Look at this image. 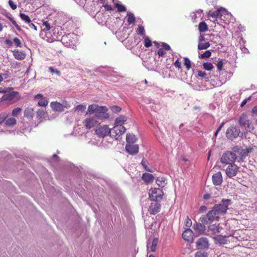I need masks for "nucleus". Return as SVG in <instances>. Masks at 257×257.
<instances>
[{"instance_id":"1","label":"nucleus","mask_w":257,"mask_h":257,"mask_svg":"<svg viewBox=\"0 0 257 257\" xmlns=\"http://www.w3.org/2000/svg\"><path fill=\"white\" fill-rule=\"evenodd\" d=\"M231 204L230 199H222L219 203L215 204L205 215L200 218L201 223H196L194 225L195 230L199 234H203L205 230L204 224L210 223L213 221L218 220L219 218L225 214L228 206Z\"/></svg>"},{"instance_id":"2","label":"nucleus","mask_w":257,"mask_h":257,"mask_svg":"<svg viewBox=\"0 0 257 257\" xmlns=\"http://www.w3.org/2000/svg\"><path fill=\"white\" fill-rule=\"evenodd\" d=\"M209 18H211V21L216 23L219 19L223 21L224 23L228 24L230 23H233L235 19L230 13L227 11L224 8H220L213 12H210L208 14Z\"/></svg>"},{"instance_id":"3","label":"nucleus","mask_w":257,"mask_h":257,"mask_svg":"<svg viewBox=\"0 0 257 257\" xmlns=\"http://www.w3.org/2000/svg\"><path fill=\"white\" fill-rule=\"evenodd\" d=\"M226 136L227 139L233 141L238 137L243 139L245 137V135L240 131L238 126L232 125L227 129Z\"/></svg>"},{"instance_id":"4","label":"nucleus","mask_w":257,"mask_h":257,"mask_svg":"<svg viewBox=\"0 0 257 257\" xmlns=\"http://www.w3.org/2000/svg\"><path fill=\"white\" fill-rule=\"evenodd\" d=\"M238 123L240 126L245 127L246 132H250L254 129V126L252 122L248 118L246 114H242L238 119Z\"/></svg>"},{"instance_id":"5","label":"nucleus","mask_w":257,"mask_h":257,"mask_svg":"<svg viewBox=\"0 0 257 257\" xmlns=\"http://www.w3.org/2000/svg\"><path fill=\"white\" fill-rule=\"evenodd\" d=\"M237 159L236 154L231 151H227L223 154L220 161L223 164L231 165L233 164Z\"/></svg>"},{"instance_id":"6","label":"nucleus","mask_w":257,"mask_h":257,"mask_svg":"<svg viewBox=\"0 0 257 257\" xmlns=\"http://www.w3.org/2000/svg\"><path fill=\"white\" fill-rule=\"evenodd\" d=\"M43 31L45 32V36L50 40L53 41L57 38L54 30L50 26V24L47 21L44 22L43 23Z\"/></svg>"},{"instance_id":"7","label":"nucleus","mask_w":257,"mask_h":257,"mask_svg":"<svg viewBox=\"0 0 257 257\" xmlns=\"http://www.w3.org/2000/svg\"><path fill=\"white\" fill-rule=\"evenodd\" d=\"M125 130L126 128L121 125H115L113 128L110 129V137L115 140H119Z\"/></svg>"},{"instance_id":"8","label":"nucleus","mask_w":257,"mask_h":257,"mask_svg":"<svg viewBox=\"0 0 257 257\" xmlns=\"http://www.w3.org/2000/svg\"><path fill=\"white\" fill-rule=\"evenodd\" d=\"M75 35L73 33L68 34L62 37L61 42L67 47L74 48L75 46V40L74 39Z\"/></svg>"},{"instance_id":"9","label":"nucleus","mask_w":257,"mask_h":257,"mask_svg":"<svg viewBox=\"0 0 257 257\" xmlns=\"http://www.w3.org/2000/svg\"><path fill=\"white\" fill-rule=\"evenodd\" d=\"M149 194L152 201H160L162 199L164 193L160 188H154L150 190Z\"/></svg>"},{"instance_id":"10","label":"nucleus","mask_w":257,"mask_h":257,"mask_svg":"<svg viewBox=\"0 0 257 257\" xmlns=\"http://www.w3.org/2000/svg\"><path fill=\"white\" fill-rule=\"evenodd\" d=\"M231 152L235 154H238L241 158H244L247 156L248 154L251 151V149L249 148H246L243 149L241 146H235L232 148Z\"/></svg>"},{"instance_id":"11","label":"nucleus","mask_w":257,"mask_h":257,"mask_svg":"<svg viewBox=\"0 0 257 257\" xmlns=\"http://www.w3.org/2000/svg\"><path fill=\"white\" fill-rule=\"evenodd\" d=\"M108 108L106 106H99L95 114V116L101 119H107L109 117V115L107 113Z\"/></svg>"},{"instance_id":"12","label":"nucleus","mask_w":257,"mask_h":257,"mask_svg":"<svg viewBox=\"0 0 257 257\" xmlns=\"http://www.w3.org/2000/svg\"><path fill=\"white\" fill-rule=\"evenodd\" d=\"M238 168L234 164L229 165L225 169V173L228 177L232 178L236 175Z\"/></svg>"},{"instance_id":"13","label":"nucleus","mask_w":257,"mask_h":257,"mask_svg":"<svg viewBox=\"0 0 257 257\" xmlns=\"http://www.w3.org/2000/svg\"><path fill=\"white\" fill-rule=\"evenodd\" d=\"M96 134L102 138L107 136L110 135V128L107 125H100L95 131Z\"/></svg>"},{"instance_id":"14","label":"nucleus","mask_w":257,"mask_h":257,"mask_svg":"<svg viewBox=\"0 0 257 257\" xmlns=\"http://www.w3.org/2000/svg\"><path fill=\"white\" fill-rule=\"evenodd\" d=\"M18 93L15 91L10 92L9 90L8 92L5 93L1 98V102L6 101L11 102L14 100L16 98Z\"/></svg>"},{"instance_id":"15","label":"nucleus","mask_w":257,"mask_h":257,"mask_svg":"<svg viewBox=\"0 0 257 257\" xmlns=\"http://www.w3.org/2000/svg\"><path fill=\"white\" fill-rule=\"evenodd\" d=\"M97 123L95 117H87L83 121V124L87 129H90L94 127Z\"/></svg>"},{"instance_id":"16","label":"nucleus","mask_w":257,"mask_h":257,"mask_svg":"<svg viewBox=\"0 0 257 257\" xmlns=\"http://www.w3.org/2000/svg\"><path fill=\"white\" fill-rule=\"evenodd\" d=\"M159 202V201H152L149 209L151 214H155L159 212L161 208V205Z\"/></svg>"},{"instance_id":"17","label":"nucleus","mask_w":257,"mask_h":257,"mask_svg":"<svg viewBox=\"0 0 257 257\" xmlns=\"http://www.w3.org/2000/svg\"><path fill=\"white\" fill-rule=\"evenodd\" d=\"M196 246L199 249L208 248L209 246L208 239L206 237H202L196 241Z\"/></svg>"},{"instance_id":"18","label":"nucleus","mask_w":257,"mask_h":257,"mask_svg":"<svg viewBox=\"0 0 257 257\" xmlns=\"http://www.w3.org/2000/svg\"><path fill=\"white\" fill-rule=\"evenodd\" d=\"M126 151L131 155H135L139 152V146L137 144H126L125 146Z\"/></svg>"},{"instance_id":"19","label":"nucleus","mask_w":257,"mask_h":257,"mask_svg":"<svg viewBox=\"0 0 257 257\" xmlns=\"http://www.w3.org/2000/svg\"><path fill=\"white\" fill-rule=\"evenodd\" d=\"M212 182L216 186L220 185L222 182V177L220 172H217L212 177Z\"/></svg>"},{"instance_id":"20","label":"nucleus","mask_w":257,"mask_h":257,"mask_svg":"<svg viewBox=\"0 0 257 257\" xmlns=\"http://www.w3.org/2000/svg\"><path fill=\"white\" fill-rule=\"evenodd\" d=\"M50 105L54 110L59 112L63 111L64 108L66 107V104H61L57 102H52Z\"/></svg>"},{"instance_id":"21","label":"nucleus","mask_w":257,"mask_h":257,"mask_svg":"<svg viewBox=\"0 0 257 257\" xmlns=\"http://www.w3.org/2000/svg\"><path fill=\"white\" fill-rule=\"evenodd\" d=\"M36 99H39L38 105L40 106H46L48 103L47 99L43 96L41 94H38L35 96Z\"/></svg>"},{"instance_id":"22","label":"nucleus","mask_w":257,"mask_h":257,"mask_svg":"<svg viewBox=\"0 0 257 257\" xmlns=\"http://www.w3.org/2000/svg\"><path fill=\"white\" fill-rule=\"evenodd\" d=\"M142 178L146 184H149L153 182L154 177L151 174L145 173L143 174Z\"/></svg>"},{"instance_id":"23","label":"nucleus","mask_w":257,"mask_h":257,"mask_svg":"<svg viewBox=\"0 0 257 257\" xmlns=\"http://www.w3.org/2000/svg\"><path fill=\"white\" fill-rule=\"evenodd\" d=\"M13 53L14 57L19 60H22L26 57L25 53L21 51H19L18 50H14L13 51Z\"/></svg>"},{"instance_id":"24","label":"nucleus","mask_w":257,"mask_h":257,"mask_svg":"<svg viewBox=\"0 0 257 257\" xmlns=\"http://www.w3.org/2000/svg\"><path fill=\"white\" fill-rule=\"evenodd\" d=\"M221 228L219 225L211 224L208 227V232L212 234H216L220 232V229Z\"/></svg>"},{"instance_id":"25","label":"nucleus","mask_w":257,"mask_h":257,"mask_svg":"<svg viewBox=\"0 0 257 257\" xmlns=\"http://www.w3.org/2000/svg\"><path fill=\"white\" fill-rule=\"evenodd\" d=\"M192 231L190 228H186L182 233V238L186 241H190L192 238Z\"/></svg>"},{"instance_id":"26","label":"nucleus","mask_w":257,"mask_h":257,"mask_svg":"<svg viewBox=\"0 0 257 257\" xmlns=\"http://www.w3.org/2000/svg\"><path fill=\"white\" fill-rule=\"evenodd\" d=\"M227 236H222L221 235H219L214 237V240L216 241V243H217L219 244H224L227 243Z\"/></svg>"},{"instance_id":"27","label":"nucleus","mask_w":257,"mask_h":257,"mask_svg":"<svg viewBox=\"0 0 257 257\" xmlns=\"http://www.w3.org/2000/svg\"><path fill=\"white\" fill-rule=\"evenodd\" d=\"M203 11L201 10H199L191 14V17L193 21H196L197 19L201 18L202 16Z\"/></svg>"},{"instance_id":"28","label":"nucleus","mask_w":257,"mask_h":257,"mask_svg":"<svg viewBox=\"0 0 257 257\" xmlns=\"http://www.w3.org/2000/svg\"><path fill=\"white\" fill-rule=\"evenodd\" d=\"M156 183L159 187H163L167 184V180L164 177H159L156 179Z\"/></svg>"},{"instance_id":"29","label":"nucleus","mask_w":257,"mask_h":257,"mask_svg":"<svg viewBox=\"0 0 257 257\" xmlns=\"http://www.w3.org/2000/svg\"><path fill=\"white\" fill-rule=\"evenodd\" d=\"M127 120V117L124 115L117 117L115 120V125H121Z\"/></svg>"},{"instance_id":"30","label":"nucleus","mask_w":257,"mask_h":257,"mask_svg":"<svg viewBox=\"0 0 257 257\" xmlns=\"http://www.w3.org/2000/svg\"><path fill=\"white\" fill-rule=\"evenodd\" d=\"M126 140L127 144H133L136 142L137 139L134 135L129 134L126 135Z\"/></svg>"},{"instance_id":"31","label":"nucleus","mask_w":257,"mask_h":257,"mask_svg":"<svg viewBox=\"0 0 257 257\" xmlns=\"http://www.w3.org/2000/svg\"><path fill=\"white\" fill-rule=\"evenodd\" d=\"M98 107L99 106L95 104L89 105L88 107L87 114L95 113Z\"/></svg>"},{"instance_id":"32","label":"nucleus","mask_w":257,"mask_h":257,"mask_svg":"<svg viewBox=\"0 0 257 257\" xmlns=\"http://www.w3.org/2000/svg\"><path fill=\"white\" fill-rule=\"evenodd\" d=\"M24 116L28 118H31L33 116V110L30 108H27L24 111Z\"/></svg>"},{"instance_id":"33","label":"nucleus","mask_w":257,"mask_h":257,"mask_svg":"<svg viewBox=\"0 0 257 257\" xmlns=\"http://www.w3.org/2000/svg\"><path fill=\"white\" fill-rule=\"evenodd\" d=\"M126 17L127 21L129 24H134L135 23L136 18L133 14L127 13Z\"/></svg>"},{"instance_id":"34","label":"nucleus","mask_w":257,"mask_h":257,"mask_svg":"<svg viewBox=\"0 0 257 257\" xmlns=\"http://www.w3.org/2000/svg\"><path fill=\"white\" fill-rule=\"evenodd\" d=\"M210 47V43L208 42L203 43H198V49L200 50L206 49Z\"/></svg>"},{"instance_id":"35","label":"nucleus","mask_w":257,"mask_h":257,"mask_svg":"<svg viewBox=\"0 0 257 257\" xmlns=\"http://www.w3.org/2000/svg\"><path fill=\"white\" fill-rule=\"evenodd\" d=\"M16 123V120L15 118L10 117L5 122V125L9 126H13Z\"/></svg>"},{"instance_id":"36","label":"nucleus","mask_w":257,"mask_h":257,"mask_svg":"<svg viewBox=\"0 0 257 257\" xmlns=\"http://www.w3.org/2000/svg\"><path fill=\"white\" fill-rule=\"evenodd\" d=\"M20 17L23 21H24L26 23L28 24L31 22L30 17L24 13H20Z\"/></svg>"},{"instance_id":"37","label":"nucleus","mask_w":257,"mask_h":257,"mask_svg":"<svg viewBox=\"0 0 257 257\" xmlns=\"http://www.w3.org/2000/svg\"><path fill=\"white\" fill-rule=\"evenodd\" d=\"M211 55V52L209 50H207L202 53L199 52V57L201 59L208 58L210 57Z\"/></svg>"},{"instance_id":"38","label":"nucleus","mask_w":257,"mask_h":257,"mask_svg":"<svg viewBox=\"0 0 257 257\" xmlns=\"http://www.w3.org/2000/svg\"><path fill=\"white\" fill-rule=\"evenodd\" d=\"M198 29L200 32H204L207 30L208 27L204 22H201L199 24Z\"/></svg>"},{"instance_id":"39","label":"nucleus","mask_w":257,"mask_h":257,"mask_svg":"<svg viewBox=\"0 0 257 257\" xmlns=\"http://www.w3.org/2000/svg\"><path fill=\"white\" fill-rule=\"evenodd\" d=\"M137 33L141 36H143V38H145V30L144 28V27L142 25H139L138 28L137 29Z\"/></svg>"},{"instance_id":"40","label":"nucleus","mask_w":257,"mask_h":257,"mask_svg":"<svg viewBox=\"0 0 257 257\" xmlns=\"http://www.w3.org/2000/svg\"><path fill=\"white\" fill-rule=\"evenodd\" d=\"M141 164L144 167V169L148 172H153L152 170L149 167H148L147 165L148 164V162L146 159L144 158L143 159L141 162Z\"/></svg>"},{"instance_id":"41","label":"nucleus","mask_w":257,"mask_h":257,"mask_svg":"<svg viewBox=\"0 0 257 257\" xmlns=\"http://www.w3.org/2000/svg\"><path fill=\"white\" fill-rule=\"evenodd\" d=\"M158 241V239L157 238H155L153 239L151 246V250L152 251L154 252L156 250Z\"/></svg>"},{"instance_id":"42","label":"nucleus","mask_w":257,"mask_h":257,"mask_svg":"<svg viewBox=\"0 0 257 257\" xmlns=\"http://www.w3.org/2000/svg\"><path fill=\"white\" fill-rule=\"evenodd\" d=\"M184 65L185 66L187 70H189L191 67V62L187 57H184Z\"/></svg>"},{"instance_id":"43","label":"nucleus","mask_w":257,"mask_h":257,"mask_svg":"<svg viewBox=\"0 0 257 257\" xmlns=\"http://www.w3.org/2000/svg\"><path fill=\"white\" fill-rule=\"evenodd\" d=\"M203 67L205 70L208 71L211 70L213 68L212 64L210 62L204 63L203 64Z\"/></svg>"},{"instance_id":"44","label":"nucleus","mask_w":257,"mask_h":257,"mask_svg":"<svg viewBox=\"0 0 257 257\" xmlns=\"http://www.w3.org/2000/svg\"><path fill=\"white\" fill-rule=\"evenodd\" d=\"M115 6L119 12H125L126 11V8L122 5L116 3L115 4Z\"/></svg>"},{"instance_id":"45","label":"nucleus","mask_w":257,"mask_h":257,"mask_svg":"<svg viewBox=\"0 0 257 257\" xmlns=\"http://www.w3.org/2000/svg\"><path fill=\"white\" fill-rule=\"evenodd\" d=\"M49 70L52 74H56L58 76H60L61 75L60 71L53 67H49Z\"/></svg>"},{"instance_id":"46","label":"nucleus","mask_w":257,"mask_h":257,"mask_svg":"<svg viewBox=\"0 0 257 257\" xmlns=\"http://www.w3.org/2000/svg\"><path fill=\"white\" fill-rule=\"evenodd\" d=\"M21 111L22 109L20 107H17L13 110L12 114L13 116H17Z\"/></svg>"},{"instance_id":"47","label":"nucleus","mask_w":257,"mask_h":257,"mask_svg":"<svg viewBox=\"0 0 257 257\" xmlns=\"http://www.w3.org/2000/svg\"><path fill=\"white\" fill-rule=\"evenodd\" d=\"M144 39V45L146 47L149 48L151 46H152V42L149 37H145Z\"/></svg>"},{"instance_id":"48","label":"nucleus","mask_w":257,"mask_h":257,"mask_svg":"<svg viewBox=\"0 0 257 257\" xmlns=\"http://www.w3.org/2000/svg\"><path fill=\"white\" fill-rule=\"evenodd\" d=\"M195 257H208L207 253L205 251H197Z\"/></svg>"},{"instance_id":"49","label":"nucleus","mask_w":257,"mask_h":257,"mask_svg":"<svg viewBox=\"0 0 257 257\" xmlns=\"http://www.w3.org/2000/svg\"><path fill=\"white\" fill-rule=\"evenodd\" d=\"M8 116V114L6 112L1 113L0 114V124L5 122Z\"/></svg>"},{"instance_id":"50","label":"nucleus","mask_w":257,"mask_h":257,"mask_svg":"<svg viewBox=\"0 0 257 257\" xmlns=\"http://www.w3.org/2000/svg\"><path fill=\"white\" fill-rule=\"evenodd\" d=\"M13 42L17 47H22V44L21 41L19 38H15L13 39Z\"/></svg>"},{"instance_id":"51","label":"nucleus","mask_w":257,"mask_h":257,"mask_svg":"<svg viewBox=\"0 0 257 257\" xmlns=\"http://www.w3.org/2000/svg\"><path fill=\"white\" fill-rule=\"evenodd\" d=\"M145 102H146L147 103H153V105H151L150 107H151V108L155 111H156L157 110V108H156V107L155 106H154L153 105L155 104L154 102H153V100H152V99H150L149 98H146L145 99Z\"/></svg>"},{"instance_id":"52","label":"nucleus","mask_w":257,"mask_h":257,"mask_svg":"<svg viewBox=\"0 0 257 257\" xmlns=\"http://www.w3.org/2000/svg\"><path fill=\"white\" fill-rule=\"evenodd\" d=\"M9 19L18 31H20L21 30L20 26L17 24L16 21L13 18L9 17Z\"/></svg>"},{"instance_id":"53","label":"nucleus","mask_w":257,"mask_h":257,"mask_svg":"<svg viewBox=\"0 0 257 257\" xmlns=\"http://www.w3.org/2000/svg\"><path fill=\"white\" fill-rule=\"evenodd\" d=\"M185 225L186 228H190L192 225V220L188 217H187L185 220Z\"/></svg>"},{"instance_id":"54","label":"nucleus","mask_w":257,"mask_h":257,"mask_svg":"<svg viewBox=\"0 0 257 257\" xmlns=\"http://www.w3.org/2000/svg\"><path fill=\"white\" fill-rule=\"evenodd\" d=\"M9 5L11 9L15 10L17 9V6L16 4L12 0H9L8 2Z\"/></svg>"},{"instance_id":"55","label":"nucleus","mask_w":257,"mask_h":257,"mask_svg":"<svg viewBox=\"0 0 257 257\" xmlns=\"http://www.w3.org/2000/svg\"><path fill=\"white\" fill-rule=\"evenodd\" d=\"M111 110L115 113H117L120 111L121 108L117 106L114 105L111 108Z\"/></svg>"},{"instance_id":"56","label":"nucleus","mask_w":257,"mask_h":257,"mask_svg":"<svg viewBox=\"0 0 257 257\" xmlns=\"http://www.w3.org/2000/svg\"><path fill=\"white\" fill-rule=\"evenodd\" d=\"M197 72H198L197 74L199 77H200L201 78H205V79L206 78V76L207 75V74L205 73V72L201 71V70H198L197 71Z\"/></svg>"},{"instance_id":"57","label":"nucleus","mask_w":257,"mask_h":257,"mask_svg":"<svg viewBox=\"0 0 257 257\" xmlns=\"http://www.w3.org/2000/svg\"><path fill=\"white\" fill-rule=\"evenodd\" d=\"M85 106L82 104H79L76 106L75 109L77 110L83 111L85 109Z\"/></svg>"},{"instance_id":"58","label":"nucleus","mask_w":257,"mask_h":257,"mask_svg":"<svg viewBox=\"0 0 257 257\" xmlns=\"http://www.w3.org/2000/svg\"><path fill=\"white\" fill-rule=\"evenodd\" d=\"M157 54L159 56L164 57L166 55V52L163 49H159L157 51Z\"/></svg>"},{"instance_id":"59","label":"nucleus","mask_w":257,"mask_h":257,"mask_svg":"<svg viewBox=\"0 0 257 257\" xmlns=\"http://www.w3.org/2000/svg\"><path fill=\"white\" fill-rule=\"evenodd\" d=\"M217 70L220 71L223 67V62L222 60H219L216 64Z\"/></svg>"},{"instance_id":"60","label":"nucleus","mask_w":257,"mask_h":257,"mask_svg":"<svg viewBox=\"0 0 257 257\" xmlns=\"http://www.w3.org/2000/svg\"><path fill=\"white\" fill-rule=\"evenodd\" d=\"M174 66L176 68H177L178 69L181 68V63L179 61V59H178L174 63Z\"/></svg>"},{"instance_id":"61","label":"nucleus","mask_w":257,"mask_h":257,"mask_svg":"<svg viewBox=\"0 0 257 257\" xmlns=\"http://www.w3.org/2000/svg\"><path fill=\"white\" fill-rule=\"evenodd\" d=\"M12 89V88H3L0 87V93H6L8 92V90Z\"/></svg>"},{"instance_id":"62","label":"nucleus","mask_w":257,"mask_h":257,"mask_svg":"<svg viewBox=\"0 0 257 257\" xmlns=\"http://www.w3.org/2000/svg\"><path fill=\"white\" fill-rule=\"evenodd\" d=\"M162 46L163 48L166 50H170L171 49L170 46L167 43H162Z\"/></svg>"},{"instance_id":"63","label":"nucleus","mask_w":257,"mask_h":257,"mask_svg":"<svg viewBox=\"0 0 257 257\" xmlns=\"http://www.w3.org/2000/svg\"><path fill=\"white\" fill-rule=\"evenodd\" d=\"M103 7H104L105 11H110L113 10V9L112 8L111 6L110 5H105L103 6Z\"/></svg>"},{"instance_id":"64","label":"nucleus","mask_w":257,"mask_h":257,"mask_svg":"<svg viewBox=\"0 0 257 257\" xmlns=\"http://www.w3.org/2000/svg\"><path fill=\"white\" fill-rule=\"evenodd\" d=\"M5 44H7L9 47H12L13 45V42L10 39H6L5 40Z\"/></svg>"}]
</instances>
